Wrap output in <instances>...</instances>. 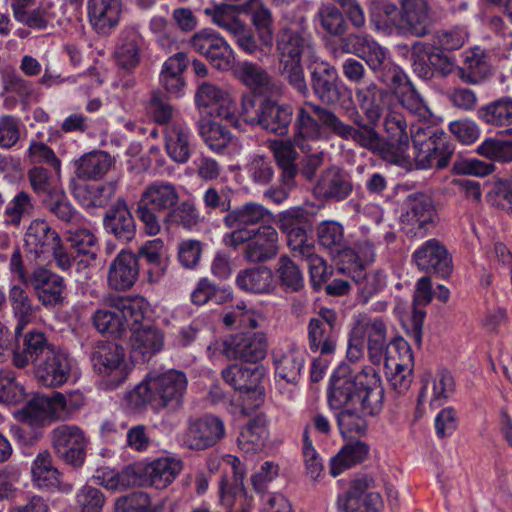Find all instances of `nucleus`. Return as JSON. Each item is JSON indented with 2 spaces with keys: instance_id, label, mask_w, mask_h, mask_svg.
I'll list each match as a JSON object with an SVG mask.
<instances>
[{
  "instance_id": "2eb2a0df",
  "label": "nucleus",
  "mask_w": 512,
  "mask_h": 512,
  "mask_svg": "<svg viewBox=\"0 0 512 512\" xmlns=\"http://www.w3.org/2000/svg\"><path fill=\"white\" fill-rule=\"evenodd\" d=\"M52 448L65 463L80 466L85 459L86 438L83 431L74 425H60L50 434Z\"/></svg>"
},
{
  "instance_id": "6e6d98bb",
  "label": "nucleus",
  "mask_w": 512,
  "mask_h": 512,
  "mask_svg": "<svg viewBox=\"0 0 512 512\" xmlns=\"http://www.w3.org/2000/svg\"><path fill=\"white\" fill-rule=\"evenodd\" d=\"M141 46L142 37L134 31L128 32L115 51L118 66L125 70L137 67L141 59Z\"/></svg>"
},
{
  "instance_id": "cd10ccee",
  "label": "nucleus",
  "mask_w": 512,
  "mask_h": 512,
  "mask_svg": "<svg viewBox=\"0 0 512 512\" xmlns=\"http://www.w3.org/2000/svg\"><path fill=\"white\" fill-rule=\"evenodd\" d=\"M399 351V359L390 355L386 367L390 370L388 381L391 387L399 394L406 392L413 381V354L407 342L400 340L395 343Z\"/></svg>"
},
{
  "instance_id": "9b49d317",
  "label": "nucleus",
  "mask_w": 512,
  "mask_h": 512,
  "mask_svg": "<svg viewBox=\"0 0 512 512\" xmlns=\"http://www.w3.org/2000/svg\"><path fill=\"white\" fill-rule=\"evenodd\" d=\"M392 25L402 36L424 38L429 35L433 25L429 0H399V11Z\"/></svg>"
},
{
  "instance_id": "4d7b16f0",
  "label": "nucleus",
  "mask_w": 512,
  "mask_h": 512,
  "mask_svg": "<svg viewBox=\"0 0 512 512\" xmlns=\"http://www.w3.org/2000/svg\"><path fill=\"white\" fill-rule=\"evenodd\" d=\"M226 462L231 466L234 482L229 483L227 478H223L220 482V495L223 504L231 507L232 497L246 495L243 484L246 468L235 456H227Z\"/></svg>"
},
{
  "instance_id": "4468645a",
  "label": "nucleus",
  "mask_w": 512,
  "mask_h": 512,
  "mask_svg": "<svg viewBox=\"0 0 512 512\" xmlns=\"http://www.w3.org/2000/svg\"><path fill=\"white\" fill-rule=\"evenodd\" d=\"M339 42L342 52L357 55L374 72H382L390 65L386 49L369 34L350 33Z\"/></svg>"
},
{
  "instance_id": "69168bd1",
  "label": "nucleus",
  "mask_w": 512,
  "mask_h": 512,
  "mask_svg": "<svg viewBox=\"0 0 512 512\" xmlns=\"http://www.w3.org/2000/svg\"><path fill=\"white\" fill-rule=\"evenodd\" d=\"M9 301L13 312L18 319L16 334H20L23 328L31 321L35 308L27 292L20 286L14 285L9 291Z\"/></svg>"
},
{
  "instance_id": "473e14b6",
  "label": "nucleus",
  "mask_w": 512,
  "mask_h": 512,
  "mask_svg": "<svg viewBox=\"0 0 512 512\" xmlns=\"http://www.w3.org/2000/svg\"><path fill=\"white\" fill-rule=\"evenodd\" d=\"M183 468L179 459L163 457L156 459L139 469L142 485L148 484L157 489L170 485Z\"/></svg>"
},
{
  "instance_id": "e2e57ef3",
  "label": "nucleus",
  "mask_w": 512,
  "mask_h": 512,
  "mask_svg": "<svg viewBox=\"0 0 512 512\" xmlns=\"http://www.w3.org/2000/svg\"><path fill=\"white\" fill-rule=\"evenodd\" d=\"M34 212L31 195L21 190L6 205L3 217L7 226L19 227L24 218L30 217Z\"/></svg>"
},
{
  "instance_id": "5701e85b",
  "label": "nucleus",
  "mask_w": 512,
  "mask_h": 512,
  "mask_svg": "<svg viewBox=\"0 0 512 512\" xmlns=\"http://www.w3.org/2000/svg\"><path fill=\"white\" fill-rule=\"evenodd\" d=\"M415 264L420 270L432 272L442 278L452 272V259L445 246L437 239L426 241L413 254Z\"/></svg>"
},
{
  "instance_id": "a18cd8bd",
  "label": "nucleus",
  "mask_w": 512,
  "mask_h": 512,
  "mask_svg": "<svg viewBox=\"0 0 512 512\" xmlns=\"http://www.w3.org/2000/svg\"><path fill=\"white\" fill-rule=\"evenodd\" d=\"M277 375L289 383L299 378L304 363L303 352L295 347L278 349L273 353Z\"/></svg>"
},
{
  "instance_id": "6e6552de",
  "label": "nucleus",
  "mask_w": 512,
  "mask_h": 512,
  "mask_svg": "<svg viewBox=\"0 0 512 512\" xmlns=\"http://www.w3.org/2000/svg\"><path fill=\"white\" fill-rule=\"evenodd\" d=\"M387 97V92L380 88L376 83L371 82L366 86L357 87L355 89V98L358 107L363 112L367 122L363 121L356 106L346 109V113L352 122V126L359 127L360 125L366 126L371 129L372 133L370 142L367 146H360L364 149H377L379 143V132L376 126L380 121L384 112V98Z\"/></svg>"
},
{
  "instance_id": "f3484780",
  "label": "nucleus",
  "mask_w": 512,
  "mask_h": 512,
  "mask_svg": "<svg viewBox=\"0 0 512 512\" xmlns=\"http://www.w3.org/2000/svg\"><path fill=\"white\" fill-rule=\"evenodd\" d=\"M268 340L262 332H242L223 342V354L232 360L256 363L265 358Z\"/></svg>"
},
{
  "instance_id": "8fccbe9b",
  "label": "nucleus",
  "mask_w": 512,
  "mask_h": 512,
  "mask_svg": "<svg viewBox=\"0 0 512 512\" xmlns=\"http://www.w3.org/2000/svg\"><path fill=\"white\" fill-rule=\"evenodd\" d=\"M369 454V446L362 441L347 443L331 459L330 474L334 477L341 474L344 470L363 462Z\"/></svg>"
},
{
  "instance_id": "f8f14e48",
  "label": "nucleus",
  "mask_w": 512,
  "mask_h": 512,
  "mask_svg": "<svg viewBox=\"0 0 512 512\" xmlns=\"http://www.w3.org/2000/svg\"><path fill=\"white\" fill-rule=\"evenodd\" d=\"M436 217L437 211L434 202L428 194L415 192L405 198L400 219L407 235L424 237L427 231L435 225Z\"/></svg>"
},
{
  "instance_id": "774afa93",
  "label": "nucleus",
  "mask_w": 512,
  "mask_h": 512,
  "mask_svg": "<svg viewBox=\"0 0 512 512\" xmlns=\"http://www.w3.org/2000/svg\"><path fill=\"white\" fill-rule=\"evenodd\" d=\"M251 22L258 35V41L263 47L271 49L273 44L274 28L271 10L264 4H259L251 10Z\"/></svg>"
},
{
  "instance_id": "aec40b11",
  "label": "nucleus",
  "mask_w": 512,
  "mask_h": 512,
  "mask_svg": "<svg viewBox=\"0 0 512 512\" xmlns=\"http://www.w3.org/2000/svg\"><path fill=\"white\" fill-rule=\"evenodd\" d=\"M225 436L223 421L215 416L189 420L183 434V445L191 450H204L217 444Z\"/></svg>"
},
{
  "instance_id": "9d476101",
  "label": "nucleus",
  "mask_w": 512,
  "mask_h": 512,
  "mask_svg": "<svg viewBox=\"0 0 512 512\" xmlns=\"http://www.w3.org/2000/svg\"><path fill=\"white\" fill-rule=\"evenodd\" d=\"M24 242L27 251L33 253L35 257L51 254L60 269L70 268L72 257L63 247L59 234L45 220L31 221L26 230Z\"/></svg>"
},
{
  "instance_id": "f03ea898",
  "label": "nucleus",
  "mask_w": 512,
  "mask_h": 512,
  "mask_svg": "<svg viewBox=\"0 0 512 512\" xmlns=\"http://www.w3.org/2000/svg\"><path fill=\"white\" fill-rule=\"evenodd\" d=\"M383 400L384 388L374 367L353 372L348 365H341L333 373L328 397L332 409L359 405L365 413H379Z\"/></svg>"
},
{
  "instance_id": "c756f323",
  "label": "nucleus",
  "mask_w": 512,
  "mask_h": 512,
  "mask_svg": "<svg viewBox=\"0 0 512 512\" xmlns=\"http://www.w3.org/2000/svg\"><path fill=\"white\" fill-rule=\"evenodd\" d=\"M131 356L136 361L147 362L164 347V333L157 327L145 325L131 328Z\"/></svg>"
},
{
  "instance_id": "a19ab883",
  "label": "nucleus",
  "mask_w": 512,
  "mask_h": 512,
  "mask_svg": "<svg viewBox=\"0 0 512 512\" xmlns=\"http://www.w3.org/2000/svg\"><path fill=\"white\" fill-rule=\"evenodd\" d=\"M115 161L105 151H92L82 155L75 162V174L80 179L99 180L113 167Z\"/></svg>"
},
{
  "instance_id": "bb28decb",
  "label": "nucleus",
  "mask_w": 512,
  "mask_h": 512,
  "mask_svg": "<svg viewBox=\"0 0 512 512\" xmlns=\"http://www.w3.org/2000/svg\"><path fill=\"white\" fill-rule=\"evenodd\" d=\"M236 78L254 92L268 97H278L283 93L280 82L273 79L260 65L252 62L239 63L234 71Z\"/></svg>"
},
{
  "instance_id": "13d9d810",
  "label": "nucleus",
  "mask_w": 512,
  "mask_h": 512,
  "mask_svg": "<svg viewBox=\"0 0 512 512\" xmlns=\"http://www.w3.org/2000/svg\"><path fill=\"white\" fill-rule=\"evenodd\" d=\"M292 256L307 261L312 280H322L326 273V263L315 253L314 244L309 241L308 236L288 245Z\"/></svg>"
},
{
  "instance_id": "39448f33",
  "label": "nucleus",
  "mask_w": 512,
  "mask_h": 512,
  "mask_svg": "<svg viewBox=\"0 0 512 512\" xmlns=\"http://www.w3.org/2000/svg\"><path fill=\"white\" fill-rule=\"evenodd\" d=\"M226 246L237 249L244 245L242 256L252 264L265 263L279 253V234L272 225H261L253 229L231 231L223 238Z\"/></svg>"
},
{
  "instance_id": "052dcab7",
  "label": "nucleus",
  "mask_w": 512,
  "mask_h": 512,
  "mask_svg": "<svg viewBox=\"0 0 512 512\" xmlns=\"http://www.w3.org/2000/svg\"><path fill=\"white\" fill-rule=\"evenodd\" d=\"M32 479L40 488H54L60 484V473L52 465L50 452L42 451L33 462Z\"/></svg>"
},
{
  "instance_id": "423d86ee",
  "label": "nucleus",
  "mask_w": 512,
  "mask_h": 512,
  "mask_svg": "<svg viewBox=\"0 0 512 512\" xmlns=\"http://www.w3.org/2000/svg\"><path fill=\"white\" fill-rule=\"evenodd\" d=\"M180 200V193L175 184L169 181H155L148 184L137 203L136 216L143 224L144 232L156 236L161 231L157 212H169Z\"/></svg>"
},
{
  "instance_id": "bf43d9fd",
  "label": "nucleus",
  "mask_w": 512,
  "mask_h": 512,
  "mask_svg": "<svg viewBox=\"0 0 512 512\" xmlns=\"http://www.w3.org/2000/svg\"><path fill=\"white\" fill-rule=\"evenodd\" d=\"M25 413L30 422L36 425L61 420L54 394L51 397L37 396L31 399L25 408Z\"/></svg>"
},
{
  "instance_id": "603ef678",
  "label": "nucleus",
  "mask_w": 512,
  "mask_h": 512,
  "mask_svg": "<svg viewBox=\"0 0 512 512\" xmlns=\"http://www.w3.org/2000/svg\"><path fill=\"white\" fill-rule=\"evenodd\" d=\"M186 67L187 57L182 52L176 53L164 62L160 81L168 92L178 94L182 90L184 86L182 73Z\"/></svg>"
},
{
  "instance_id": "f704fd0d",
  "label": "nucleus",
  "mask_w": 512,
  "mask_h": 512,
  "mask_svg": "<svg viewBox=\"0 0 512 512\" xmlns=\"http://www.w3.org/2000/svg\"><path fill=\"white\" fill-rule=\"evenodd\" d=\"M54 350L44 333L30 331L24 337L23 348L13 352V364L20 369L25 368L30 363L36 366Z\"/></svg>"
},
{
  "instance_id": "7ed1b4c3",
  "label": "nucleus",
  "mask_w": 512,
  "mask_h": 512,
  "mask_svg": "<svg viewBox=\"0 0 512 512\" xmlns=\"http://www.w3.org/2000/svg\"><path fill=\"white\" fill-rule=\"evenodd\" d=\"M295 142L302 153L312 150L309 140H319L322 129L344 141H352L358 146H367L372 131L366 126L354 127L344 122L333 110L310 101H304L297 107L295 118Z\"/></svg>"
},
{
  "instance_id": "09e8293b",
  "label": "nucleus",
  "mask_w": 512,
  "mask_h": 512,
  "mask_svg": "<svg viewBox=\"0 0 512 512\" xmlns=\"http://www.w3.org/2000/svg\"><path fill=\"white\" fill-rule=\"evenodd\" d=\"M458 77L465 83L476 85L484 81L490 74L484 52L480 48L469 51L461 67H457Z\"/></svg>"
},
{
  "instance_id": "72a5a7b5",
  "label": "nucleus",
  "mask_w": 512,
  "mask_h": 512,
  "mask_svg": "<svg viewBox=\"0 0 512 512\" xmlns=\"http://www.w3.org/2000/svg\"><path fill=\"white\" fill-rule=\"evenodd\" d=\"M455 389L454 379L447 370H439L435 375H427L423 379L418 402L428 403L433 407H440L449 398Z\"/></svg>"
},
{
  "instance_id": "4be33fe9",
  "label": "nucleus",
  "mask_w": 512,
  "mask_h": 512,
  "mask_svg": "<svg viewBox=\"0 0 512 512\" xmlns=\"http://www.w3.org/2000/svg\"><path fill=\"white\" fill-rule=\"evenodd\" d=\"M311 86L315 96L326 106L337 105L347 88L340 82L337 70L328 63H321L311 73Z\"/></svg>"
},
{
  "instance_id": "dca6fc26",
  "label": "nucleus",
  "mask_w": 512,
  "mask_h": 512,
  "mask_svg": "<svg viewBox=\"0 0 512 512\" xmlns=\"http://www.w3.org/2000/svg\"><path fill=\"white\" fill-rule=\"evenodd\" d=\"M195 103L199 108H211V115L237 125L236 103L231 94L224 88L204 81L198 85L195 93Z\"/></svg>"
},
{
  "instance_id": "f257e3e1",
  "label": "nucleus",
  "mask_w": 512,
  "mask_h": 512,
  "mask_svg": "<svg viewBox=\"0 0 512 512\" xmlns=\"http://www.w3.org/2000/svg\"><path fill=\"white\" fill-rule=\"evenodd\" d=\"M384 130L389 142L384 143L379 134L377 149H368L379 153L382 158L407 170L415 165L418 169L445 168L454 153L443 131L430 126H417L411 132L414 157L408 155L409 136L404 116L390 111L384 118Z\"/></svg>"
},
{
  "instance_id": "864d4df0",
  "label": "nucleus",
  "mask_w": 512,
  "mask_h": 512,
  "mask_svg": "<svg viewBox=\"0 0 512 512\" xmlns=\"http://www.w3.org/2000/svg\"><path fill=\"white\" fill-rule=\"evenodd\" d=\"M362 408L357 406L342 407L337 414V424L340 433L344 437H352L363 434L367 429V416H373L377 413H365Z\"/></svg>"
},
{
  "instance_id": "58836bf2",
  "label": "nucleus",
  "mask_w": 512,
  "mask_h": 512,
  "mask_svg": "<svg viewBox=\"0 0 512 512\" xmlns=\"http://www.w3.org/2000/svg\"><path fill=\"white\" fill-rule=\"evenodd\" d=\"M270 216V210L262 204L247 202L239 207L230 209L224 216L223 223L232 231H238L239 229H249V226L260 224Z\"/></svg>"
},
{
  "instance_id": "680f3d73",
  "label": "nucleus",
  "mask_w": 512,
  "mask_h": 512,
  "mask_svg": "<svg viewBox=\"0 0 512 512\" xmlns=\"http://www.w3.org/2000/svg\"><path fill=\"white\" fill-rule=\"evenodd\" d=\"M310 348L319 351L321 355L334 352L336 337L331 327L320 319H311L308 326Z\"/></svg>"
},
{
  "instance_id": "0eeeda50",
  "label": "nucleus",
  "mask_w": 512,
  "mask_h": 512,
  "mask_svg": "<svg viewBox=\"0 0 512 512\" xmlns=\"http://www.w3.org/2000/svg\"><path fill=\"white\" fill-rule=\"evenodd\" d=\"M240 115L250 125L260 126L278 136H285L292 122L293 109L290 105H281L268 96L260 100L252 96H244Z\"/></svg>"
},
{
  "instance_id": "7c9ffc66",
  "label": "nucleus",
  "mask_w": 512,
  "mask_h": 512,
  "mask_svg": "<svg viewBox=\"0 0 512 512\" xmlns=\"http://www.w3.org/2000/svg\"><path fill=\"white\" fill-rule=\"evenodd\" d=\"M30 283L38 300L44 306L53 307L63 303L65 284L59 275L44 267H39L32 272Z\"/></svg>"
},
{
  "instance_id": "c03bdc74",
  "label": "nucleus",
  "mask_w": 512,
  "mask_h": 512,
  "mask_svg": "<svg viewBox=\"0 0 512 512\" xmlns=\"http://www.w3.org/2000/svg\"><path fill=\"white\" fill-rule=\"evenodd\" d=\"M338 270L344 274H348L356 285L363 303H366L375 295L383 285L379 271L366 272L365 267H361L360 265L339 266Z\"/></svg>"
},
{
  "instance_id": "a878e982",
  "label": "nucleus",
  "mask_w": 512,
  "mask_h": 512,
  "mask_svg": "<svg viewBox=\"0 0 512 512\" xmlns=\"http://www.w3.org/2000/svg\"><path fill=\"white\" fill-rule=\"evenodd\" d=\"M353 191V184L348 173L338 167L325 169L313 187L318 199L326 201H342Z\"/></svg>"
},
{
  "instance_id": "79ce46f5",
  "label": "nucleus",
  "mask_w": 512,
  "mask_h": 512,
  "mask_svg": "<svg viewBox=\"0 0 512 512\" xmlns=\"http://www.w3.org/2000/svg\"><path fill=\"white\" fill-rule=\"evenodd\" d=\"M165 150L169 157L178 164H184L191 156L190 136L187 127L174 122L164 131Z\"/></svg>"
},
{
  "instance_id": "5fc2aeb1",
  "label": "nucleus",
  "mask_w": 512,
  "mask_h": 512,
  "mask_svg": "<svg viewBox=\"0 0 512 512\" xmlns=\"http://www.w3.org/2000/svg\"><path fill=\"white\" fill-rule=\"evenodd\" d=\"M163 222L168 226L192 230L201 222V216L194 201L187 199L170 209L165 214Z\"/></svg>"
},
{
  "instance_id": "2f4dec72",
  "label": "nucleus",
  "mask_w": 512,
  "mask_h": 512,
  "mask_svg": "<svg viewBox=\"0 0 512 512\" xmlns=\"http://www.w3.org/2000/svg\"><path fill=\"white\" fill-rule=\"evenodd\" d=\"M103 303L120 312L124 327H142L149 304L141 296H120L108 293L103 297Z\"/></svg>"
},
{
  "instance_id": "ea45409f",
  "label": "nucleus",
  "mask_w": 512,
  "mask_h": 512,
  "mask_svg": "<svg viewBox=\"0 0 512 512\" xmlns=\"http://www.w3.org/2000/svg\"><path fill=\"white\" fill-rule=\"evenodd\" d=\"M320 245L328 249L340 265L342 257H352L351 248L347 246L343 226L335 221H323L317 227Z\"/></svg>"
},
{
  "instance_id": "20e7f679",
  "label": "nucleus",
  "mask_w": 512,
  "mask_h": 512,
  "mask_svg": "<svg viewBox=\"0 0 512 512\" xmlns=\"http://www.w3.org/2000/svg\"><path fill=\"white\" fill-rule=\"evenodd\" d=\"M311 42L302 31L290 27L282 28L276 37V51L279 59V71L300 94L309 92L303 67L302 55L311 50Z\"/></svg>"
},
{
  "instance_id": "b1692460",
  "label": "nucleus",
  "mask_w": 512,
  "mask_h": 512,
  "mask_svg": "<svg viewBox=\"0 0 512 512\" xmlns=\"http://www.w3.org/2000/svg\"><path fill=\"white\" fill-rule=\"evenodd\" d=\"M71 358L61 350L55 349L36 364L35 376L37 381L49 388L62 386L71 376Z\"/></svg>"
},
{
  "instance_id": "4c0bfd02",
  "label": "nucleus",
  "mask_w": 512,
  "mask_h": 512,
  "mask_svg": "<svg viewBox=\"0 0 512 512\" xmlns=\"http://www.w3.org/2000/svg\"><path fill=\"white\" fill-rule=\"evenodd\" d=\"M296 147L295 136L292 139L273 140L269 143V148L281 170L282 182L287 187L293 186L294 178L299 171L296 164L298 159Z\"/></svg>"
},
{
  "instance_id": "338daca9",
  "label": "nucleus",
  "mask_w": 512,
  "mask_h": 512,
  "mask_svg": "<svg viewBox=\"0 0 512 512\" xmlns=\"http://www.w3.org/2000/svg\"><path fill=\"white\" fill-rule=\"evenodd\" d=\"M478 116L488 125H512V100L508 98L496 100L480 108Z\"/></svg>"
},
{
  "instance_id": "c9c22d12",
  "label": "nucleus",
  "mask_w": 512,
  "mask_h": 512,
  "mask_svg": "<svg viewBox=\"0 0 512 512\" xmlns=\"http://www.w3.org/2000/svg\"><path fill=\"white\" fill-rule=\"evenodd\" d=\"M106 232L124 242L131 241L136 232L134 218L124 200H118L106 213L103 219Z\"/></svg>"
},
{
  "instance_id": "37998d69",
  "label": "nucleus",
  "mask_w": 512,
  "mask_h": 512,
  "mask_svg": "<svg viewBox=\"0 0 512 512\" xmlns=\"http://www.w3.org/2000/svg\"><path fill=\"white\" fill-rule=\"evenodd\" d=\"M117 180L107 181L98 185H77L73 188V196L86 208L105 207L115 196Z\"/></svg>"
},
{
  "instance_id": "a211bd4d",
  "label": "nucleus",
  "mask_w": 512,
  "mask_h": 512,
  "mask_svg": "<svg viewBox=\"0 0 512 512\" xmlns=\"http://www.w3.org/2000/svg\"><path fill=\"white\" fill-rule=\"evenodd\" d=\"M156 399V408H178L187 389V377L180 370L171 369L161 374H150Z\"/></svg>"
},
{
  "instance_id": "393cba45",
  "label": "nucleus",
  "mask_w": 512,
  "mask_h": 512,
  "mask_svg": "<svg viewBox=\"0 0 512 512\" xmlns=\"http://www.w3.org/2000/svg\"><path fill=\"white\" fill-rule=\"evenodd\" d=\"M352 330L364 343L366 339L370 357L380 360L388 348L387 326L383 319L360 315Z\"/></svg>"
},
{
  "instance_id": "de8ad7c7",
  "label": "nucleus",
  "mask_w": 512,
  "mask_h": 512,
  "mask_svg": "<svg viewBox=\"0 0 512 512\" xmlns=\"http://www.w3.org/2000/svg\"><path fill=\"white\" fill-rule=\"evenodd\" d=\"M222 377L224 381L234 389L250 392L258 387L263 378V371L258 367L249 368L232 364L222 371Z\"/></svg>"
},
{
  "instance_id": "1a4fd4ad",
  "label": "nucleus",
  "mask_w": 512,
  "mask_h": 512,
  "mask_svg": "<svg viewBox=\"0 0 512 512\" xmlns=\"http://www.w3.org/2000/svg\"><path fill=\"white\" fill-rule=\"evenodd\" d=\"M211 21L227 32L240 50L249 55L262 51L265 47L258 44L254 31L239 16L237 8L231 4H218L204 10Z\"/></svg>"
},
{
  "instance_id": "6ab92c4d",
  "label": "nucleus",
  "mask_w": 512,
  "mask_h": 512,
  "mask_svg": "<svg viewBox=\"0 0 512 512\" xmlns=\"http://www.w3.org/2000/svg\"><path fill=\"white\" fill-rule=\"evenodd\" d=\"M375 487L372 476L354 478L345 495L338 498V506L344 512H370L382 503L381 495L370 491Z\"/></svg>"
},
{
  "instance_id": "49530a36",
  "label": "nucleus",
  "mask_w": 512,
  "mask_h": 512,
  "mask_svg": "<svg viewBox=\"0 0 512 512\" xmlns=\"http://www.w3.org/2000/svg\"><path fill=\"white\" fill-rule=\"evenodd\" d=\"M237 286L246 292L269 293L273 290L272 271L265 266L247 268L240 271L236 277Z\"/></svg>"
},
{
  "instance_id": "412c9836",
  "label": "nucleus",
  "mask_w": 512,
  "mask_h": 512,
  "mask_svg": "<svg viewBox=\"0 0 512 512\" xmlns=\"http://www.w3.org/2000/svg\"><path fill=\"white\" fill-rule=\"evenodd\" d=\"M193 49L205 56L213 67L227 71L232 67L233 51L227 42L208 29L195 33L191 40Z\"/></svg>"
},
{
  "instance_id": "e433bc0d",
  "label": "nucleus",
  "mask_w": 512,
  "mask_h": 512,
  "mask_svg": "<svg viewBox=\"0 0 512 512\" xmlns=\"http://www.w3.org/2000/svg\"><path fill=\"white\" fill-rule=\"evenodd\" d=\"M120 14V0H88L89 20L98 33H110L118 25Z\"/></svg>"
},
{
  "instance_id": "c85d7f7f",
  "label": "nucleus",
  "mask_w": 512,
  "mask_h": 512,
  "mask_svg": "<svg viewBox=\"0 0 512 512\" xmlns=\"http://www.w3.org/2000/svg\"><path fill=\"white\" fill-rule=\"evenodd\" d=\"M139 276L137 256L130 250H122L110 263L107 282L111 289L126 291L134 286Z\"/></svg>"
},
{
  "instance_id": "0e129e2a",
  "label": "nucleus",
  "mask_w": 512,
  "mask_h": 512,
  "mask_svg": "<svg viewBox=\"0 0 512 512\" xmlns=\"http://www.w3.org/2000/svg\"><path fill=\"white\" fill-rule=\"evenodd\" d=\"M198 129L205 144L215 152L223 151L232 141L230 131L216 121L201 120Z\"/></svg>"
},
{
  "instance_id": "3c124183",
  "label": "nucleus",
  "mask_w": 512,
  "mask_h": 512,
  "mask_svg": "<svg viewBox=\"0 0 512 512\" xmlns=\"http://www.w3.org/2000/svg\"><path fill=\"white\" fill-rule=\"evenodd\" d=\"M267 438V429L262 418L250 420L240 431L237 444L246 454H254L262 450Z\"/></svg>"
},
{
  "instance_id": "ddd939ff",
  "label": "nucleus",
  "mask_w": 512,
  "mask_h": 512,
  "mask_svg": "<svg viewBox=\"0 0 512 512\" xmlns=\"http://www.w3.org/2000/svg\"><path fill=\"white\" fill-rule=\"evenodd\" d=\"M91 361L97 374L106 378L109 385L116 387L127 378L125 349L111 341H99L91 353Z\"/></svg>"
}]
</instances>
